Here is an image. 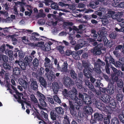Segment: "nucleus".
Listing matches in <instances>:
<instances>
[{"instance_id":"1","label":"nucleus","mask_w":124,"mask_h":124,"mask_svg":"<svg viewBox=\"0 0 124 124\" xmlns=\"http://www.w3.org/2000/svg\"><path fill=\"white\" fill-rule=\"evenodd\" d=\"M63 94L66 97H70L74 101L75 103L79 106H81L82 104V99L80 98L79 99L77 97L78 94L77 90L75 88H73L72 89L68 92L67 90L65 89L62 92Z\"/></svg>"},{"instance_id":"2","label":"nucleus","mask_w":124,"mask_h":124,"mask_svg":"<svg viewBox=\"0 0 124 124\" xmlns=\"http://www.w3.org/2000/svg\"><path fill=\"white\" fill-rule=\"evenodd\" d=\"M79 98L82 99V101L85 102L86 104H87L85 106L84 108V111L85 113L86 114H91L93 111V109L89 105L91 103L90 99L89 98V96L85 93L83 95L81 93L79 94Z\"/></svg>"},{"instance_id":"3","label":"nucleus","mask_w":124,"mask_h":124,"mask_svg":"<svg viewBox=\"0 0 124 124\" xmlns=\"http://www.w3.org/2000/svg\"><path fill=\"white\" fill-rule=\"evenodd\" d=\"M83 65L85 69L84 70V74L85 76L87 78H89L90 77V80L93 83L95 81V79L94 78L91 76V73L93 71V69L90 67V64L89 62H87L85 61L82 62Z\"/></svg>"},{"instance_id":"4","label":"nucleus","mask_w":124,"mask_h":124,"mask_svg":"<svg viewBox=\"0 0 124 124\" xmlns=\"http://www.w3.org/2000/svg\"><path fill=\"white\" fill-rule=\"evenodd\" d=\"M52 41H48L44 45V42L43 41H40L35 44V46L39 47L40 48L44 51H49L51 49L50 46L53 43L55 42L54 40L51 39Z\"/></svg>"},{"instance_id":"5","label":"nucleus","mask_w":124,"mask_h":124,"mask_svg":"<svg viewBox=\"0 0 124 124\" xmlns=\"http://www.w3.org/2000/svg\"><path fill=\"white\" fill-rule=\"evenodd\" d=\"M48 67H46L45 69V71L46 72V73L45 74V75L47 77L49 80L51 81H53L55 78L54 72L51 71L49 72V69L51 70L53 68L52 65V63H48Z\"/></svg>"},{"instance_id":"6","label":"nucleus","mask_w":124,"mask_h":124,"mask_svg":"<svg viewBox=\"0 0 124 124\" xmlns=\"http://www.w3.org/2000/svg\"><path fill=\"white\" fill-rule=\"evenodd\" d=\"M105 63L104 62L101 61L99 59H98L94 64V67L93 70L96 73H100L101 71L100 68L102 66H104Z\"/></svg>"},{"instance_id":"7","label":"nucleus","mask_w":124,"mask_h":124,"mask_svg":"<svg viewBox=\"0 0 124 124\" xmlns=\"http://www.w3.org/2000/svg\"><path fill=\"white\" fill-rule=\"evenodd\" d=\"M40 113L42 115L43 119L45 120V121H44L43 120H42L39 121V124H40L41 123H42L43 124H50L51 123L49 122L48 119L47 114L44 112L43 110H41Z\"/></svg>"},{"instance_id":"8","label":"nucleus","mask_w":124,"mask_h":124,"mask_svg":"<svg viewBox=\"0 0 124 124\" xmlns=\"http://www.w3.org/2000/svg\"><path fill=\"white\" fill-rule=\"evenodd\" d=\"M103 46V44H98L97 46L95 47L93 49L91 50V52L93 53L94 54L99 55L101 53V48Z\"/></svg>"},{"instance_id":"9","label":"nucleus","mask_w":124,"mask_h":124,"mask_svg":"<svg viewBox=\"0 0 124 124\" xmlns=\"http://www.w3.org/2000/svg\"><path fill=\"white\" fill-rule=\"evenodd\" d=\"M10 85V86H11L12 89H13L15 91V92L16 93V95L13 94L14 96L17 101H19V100H20L21 97H22V98H23V94L18 92L17 91L16 88L14 86H12L11 85Z\"/></svg>"},{"instance_id":"10","label":"nucleus","mask_w":124,"mask_h":124,"mask_svg":"<svg viewBox=\"0 0 124 124\" xmlns=\"http://www.w3.org/2000/svg\"><path fill=\"white\" fill-rule=\"evenodd\" d=\"M63 82L67 87H69L71 85H73L74 82L72 81L71 78L68 77H65L63 79Z\"/></svg>"},{"instance_id":"11","label":"nucleus","mask_w":124,"mask_h":124,"mask_svg":"<svg viewBox=\"0 0 124 124\" xmlns=\"http://www.w3.org/2000/svg\"><path fill=\"white\" fill-rule=\"evenodd\" d=\"M108 11L107 9L103 8H101L100 9V10H98L95 12V13L99 16L102 15H105L106 16L107 12H108Z\"/></svg>"},{"instance_id":"12","label":"nucleus","mask_w":124,"mask_h":124,"mask_svg":"<svg viewBox=\"0 0 124 124\" xmlns=\"http://www.w3.org/2000/svg\"><path fill=\"white\" fill-rule=\"evenodd\" d=\"M106 16L108 17H112L113 19H117L119 17V16L117 14H115L114 12L111 10L108 11V13L106 14Z\"/></svg>"},{"instance_id":"13","label":"nucleus","mask_w":124,"mask_h":124,"mask_svg":"<svg viewBox=\"0 0 124 124\" xmlns=\"http://www.w3.org/2000/svg\"><path fill=\"white\" fill-rule=\"evenodd\" d=\"M88 43L87 41H85L83 40H81L80 43L77 44L75 47V50H77L78 49L81 48L83 46H85L88 45Z\"/></svg>"},{"instance_id":"14","label":"nucleus","mask_w":124,"mask_h":124,"mask_svg":"<svg viewBox=\"0 0 124 124\" xmlns=\"http://www.w3.org/2000/svg\"><path fill=\"white\" fill-rule=\"evenodd\" d=\"M16 65H19L21 68L23 70H25L26 68V65L22 61V60L20 59L19 61L16 60L15 63Z\"/></svg>"},{"instance_id":"15","label":"nucleus","mask_w":124,"mask_h":124,"mask_svg":"<svg viewBox=\"0 0 124 124\" xmlns=\"http://www.w3.org/2000/svg\"><path fill=\"white\" fill-rule=\"evenodd\" d=\"M9 74L8 73H6L5 74V78L7 80L5 81V85L6 86L8 87L7 90H10V85L9 83Z\"/></svg>"},{"instance_id":"16","label":"nucleus","mask_w":124,"mask_h":124,"mask_svg":"<svg viewBox=\"0 0 124 124\" xmlns=\"http://www.w3.org/2000/svg\"><path fill=\"white\" fill-rule=\"evenodd\" d=\"M30 86L31 89L36 90L38 88V85L36 81L33 80H31Z\"/></svg>"},{"instance_id":"17","label":"nucleus","mask_w":124,"mask_h":124,"mask_svg":"<svg viewBox=\"0 0 124 124\" xmlns=\"http://www.w3.org/2000/svg\"><path fill=\"white\" fill-rule=\"evenodd\" d=\"M52 89L54 93H57L59 89V86L56 82H54L52 84Z\"/></svg>"},{"instance_id":"18","label":"nucleus","mask_w":124,"mask_h":124,"mask_svg":"<svg viewBox=\"0 0 124 124\" xmlns=\"http://www.w3.org/2000/svg\"><path fill=\"white\" fill-rule=\"evenodd\" d=\"M94 116L96 120H101L103 119V116L101 114L96 113L94 114Z\"/></svg>"},{"instance_id":"19","label":"nucleus","mask_w":124,"mask_h":124,"mask_svg":"<svg viewBox=\"0 0 124 124\" xmlns=\"http://www.w3.org/2000/svg\"><path fill=\"white\" fill-rule=\"evenodd\" d=\"M68 64L66 62H64L62 66L60 71L63 72H67L68 71L67 69Z\"/></svg>"},{"instance_id":"20","label":"nucleus","mask_w":124,"mask_h":124,"mask_svg":"<svg viewBox=\"0 0 124 124\" xmlns=\"http://www.w3.org/2000/svg\"><path fill=\"white\" fill-rule=\"evenodd\" d=\"M31 100L32 101L35 103H36V104H38V106L39 107V108L41 109H42L43 108L41 107L40 106L38 102V100L35 97L34 95L33 94H32L31 95Z\"/></svg>"},{"instance_id":"21","label":"nucleus","mask_w":124,"mask_h":124,"mask_svg":"<svg viewBox=\"0 0 124 124\" xmlns=\"http://www.w3.org/2000/svg\"><path fill=\"white\" fill-rule=\"evenodd\" d=\"M102 97L103 100H104V102L106 103H108L110 102V97L108 95L105 94Z\"/></svg>"},{"instance_id":"22","label":"nucleus","mask_w":124,"mask_h":124,"mask_svg":"<svg viewBox=\"0 0 124 124\" xmlns=\"http://www.w3.org/2000/svg\"><path fill=\"white\" fill-rule=\"evenodd\" d=\"M58 116L55 113V111L54 110H52L50 113V117L51 119L53 120H56Z\"/></svg>"},{"instance_id":"23","label":"nucleus","mask_w":124,"mask_h":124,"mask_svg":"<svg viewBox=\"0 0 124 124\" xmlns=\"http://www.w3.org/2000/svg\"><path fill=\"white\" fill-rule=\"evenodd\" d=\"M55 109L56 112L58 114H62L64 113V111L62 108L60 107H56Z\"/></svg>"},{"instance_id":"24","label":"nucleus","mask_w":124,"mask_h":124,"mask_svg":"<svg viewBox=\"0 0 124 124\" xmlns=\"http://www.w3.org/2000/svg\"><path fill=\"white\" fill-rule=\"evenodd\" d=\"M110 87L109 89H108L107 92L109 94L111 95L113 94L114 92V87L112 85H110Z\"/></svg>"},{"instance_id":"25","label":"nucleus","mask_w":124,"mask_h":124,"mask_svg":"<svg viewBox=\"0 0 124 124\" xmlns=\"http://www.w3.org/2000/svg\"><path fill=\"white\" fill-rule=\"evenodd\" d=\"M32 60V58L30 56L25 57L24 59V60L26 64H28L29 63L31 62Z\"/></svg>"},{"instance_id":"26","label":"nucleus","mask_w":124,"mask_h":124,"mask_svg":"<svg viewBox=\"0 0 124 124\" xmlns=\"http://www.w3.org/2000/svg\"><path fill=\"white\" fill-rule=\"evenodd\" d=\"M39 81L40 84L43 86H45L46 85V82L44 78L42 77H40L39 79Z\"/></svg>"},{"instance_id":"27","label":"nucleus","mask_w":124,"mask_h":124,"mask_svg":"<svg viewBox=\"0 0 124 124\" xmlns=\"http://www.w3.org/2000/svg\"><path fill=\"white\" fill-rule=\"evenodd\" d=\"M33 66L35 68H36L39 65V60L37 58H35L32 62Z\"/></svg>"},{"instance_id":"28","label":"nucleus","mask_w":124,"mask_h":124,"mask_svg":"<svg viewBox=\"0 0 124 124\" xmlns=\"http://www.w3.org/2000/svg\"><path fill=\"white\" fill-rule=\"evenodd\" d=\"M118 15L119 16V17L117 19L118 21L119 22H121L123 21L124 19L122 18V16L124 15V12H118Z\"/></svg>"},{"instance_id":"29","label":"nucleus","mask_w":124,"mask_h":124,"mask_svg":"<svg viewBox=\"0 0 124 124\" xmlns=\"http://www.w3.org/2000/svg\"><path fill=\"white\" fill-rule=\"evenodd\" d=\"M13 72L14 74L18 75L20 74L21 70L19 68L17 67H15L13 69Z\"/></svg>"},{"instance_id":"30","label":"nucleus","mask_w":124,"mask_h":124,"mask_svg":"<svg viewBox=\"0 0 124 124\" xmlns=\"http://www.w3.org/2000/svg\"><path fill=\"white\" fill-rule=\"evenodd\" d=\"M69 103L70 105V112L71 114H73L74 112L75 108L73 105V104L70 101H69Z\"/></svg>"},{"instance_id":"31","label":"nucleus","mask_w":124,"mask_h":124,"mask_svg":"<svg viewBox=\"0 0 124 124\" xmlns=\"http://www.w3.org/2000/svg\"><path fill=\"white\" fill-rule=\"evenodd\" d=\"M8 58L7 56L3 55H0V60H2L3 61L6 62L7 61Z\"/></svg>"},{"instance_id":"32","label":"nucleus","mask_w":124,"mask_h":124,"mask_svg":"<svg viewBox=\"0 0 124 124\" xmlns=\"http://www.w3.org/2000/svg\"><path fill=\"white\" fill-rule=\"evenodd\" d=\"M21 99V98L20 99ZM18 102L20 103L21 104V105L22 106V109H25V108L24 106V105L23 104V103H24L25 104H27V105H28V106H29L28 108H29L30 107V108H31V106L30 104L28 103H26V102L24 101L23 102V103H22V102L21 101V99L20 100H19L18 101Z\"/></svg>"},{"instance_id":"33","label":"nucleus","mask_w":124,"mask_h":124,"mask_svg":"<svg viewBox=\"0 0 124 124\" xmlns=\"http://www.w3.org/2000/svg\"><path fill=\"white\" fill-rule=\"evenodd\" d=\"M37 94L38 96L39 97V101L44 100L45 99V97L44 95L39 92H37Z\"/></svg>"},{"instance_id":"34","label":"nucleus","mask_w":124,"mask_h":124,"mask_svg":"<svg viewBox=\"0 0 124 124\" xmlns=\"http://www.w3.org/2000/svg\"><path fill=\"white\" fill-rule=\"evenodd\" d=\"M70 74L72 78L74 79L76 78L77 74L73 70H70Z\"/></svg>"},{"instance_id":"35","label":"nucleus","mask_w":124,"mask_h":124,"mask_svg":"<svg viewBox=\"0 0 124 124\" xmlns=\"http://www.w3.org/2000/svg\"><path fill=\"white\" fill-rule=\"evenodd\" d=\"M119 118L121 121L124 123V110L122 111V115L119 116Z\"/></svg>"},{"instance_id":"36","label":"nucleus","mask_w":124,"mask_h":124,"mask_svg":"<svg viewBox=\"0 0 124 124\" xmlns=\"http://www.w3.org/2000/svg\"><path fill=\"white\" fill-rule=\"evenodd\" d=\"M72 56L73 58L76 60H78L80 59L79 54L76 52H74L72 53Z\"/></svg>"},{"instance_id":"37","label":"nucleus","mask_w":124,"mask_h":124,"mask_svg":"<svg viewBox=\"0 0 124 124\" xmlns=\"http://www.w3.org/2000/svg\"><path fill=\"white\" fill-rule=\"evenodd\" d=\"M76 85L79 88H82V82L80 80H78V81H76Z\"/></svg>"},{"instance_id":"38","label":"nucleus","mask_w":124,"mask_h":124,"mask_svg":"<svg viewBox=\"0 0 124 124\" xmlns=\"http://www.w3.org/2000/svg\"><path fill=\"white\" fill-rule=\"evenodd\" d=\"M51 7L52 8L54 9H57L58 8V4L55 3H52L51 5Z\"/></svg>"},{"instance_id":"39","label":"nucleus","mask_w":124,"mask_h":124,"mask_svg":"<svg viewBox=\"0 0 124 124\" xmlns=\"http://www.w3.org/2000/svg\"><path fill=\"white\" fill-rule=\"evenodd\" d=\"M123 95L121 93H118L117 95L116 98L119 101H122L123 98Z\"/></svg>"},{"instance_id":"40","label":"nucleus","mask_w":124,"mask_h":124,"mask_svg":"<svg viewBox=\"0 0 124 124\" xmlns=\"http://www.w3.org/2000/svg\"><path fill=\"white\" fill-rule=\"evenodd\" d=\"M111 124H119L118 120L117 118L114 117L112 119Z\"/></svg>"},{"instance_id":"41","label":"nucleus","mask_w":124,"mask_h":124,"mask_svg":"<svg viewBox=\"0 0 124 124\" xmlns=\"http://www.w3.org/2000/svg\"><path fill=\"white\" fill-rule=\"evenodd\" d=\"M44 61L45 62L44 63L45 67H48V64L50 62V60L48 58L46 57L44 60Z\"/></svg>"},{"instance_id":"42","label":"nucleus","mask_w":124,"mask_h":124,"mask_svg":"<svg viewBox=\"0 0 124 124\" xmlns=\"http://www.w3.org/2000/svg\"><path fill=\"white\" fill-rule=\"evenodd\" d=\"M102 22L103 25H105L108 23V20L106 17V16H104V17L102 19Z\"/></svg>"},{"instance_id":"43","label":"nucleus","mask_w":124,"mask_h":124,"mask_svg":"<svg viewBox=\"0 0 124 124\" xmlns=\"http://www.w3.org/2000/svg\"><path fill=\"white\" fill-rule=\"evenodd\" d=\"M64 47L62 46H59L57 47V49L58 50L59 52L61 54L64 53V51L63 49Z\"/></svg>"},{"instance_id":"44","label":"nucleus","mask_w":124,"mask_h":124,"mask_svg":"<svg viewBox=\"0 0 124 124\" xmlns=\"http://www.w3.org/2000/svg\"><path fill=\"white\" fill-rule=\"evenodd\" d=\"M95 105L96 107L100 109L104 110V109H102L101 108V104L100 102L98 101H96L95 103Z\"/></svg>"},{"instance_id":"45","label":"nucleus","mask_w":124,"mask_h":124,"mask_svg":"<svg viewBox=\"0 0 124 124\" xmlns=\"http://www.w3.org/2000/svg\"><path fill=\"white\" fill-rule=\"evenodd\" d=\"M63 123L64 124H70L68 118L67 116H65L64 117Z\"/></svg>"},{"instance_id":"46","label":"nucleus","mask_w":124,"mask_h":124,"mask_svg":"<svg viewBox=\"0 0 124 124\" xmlns=\"http://www.w3.org/2000/svg\"><path fill=\"white\" fill-rule=\"evenodd\" d=\"M53 98L55 101L59 103H61V101L60 99L56 95L53 96Z\"/></svg>"},{"instance_id":"47","label":"nucleus","mask_w":124,"mask_h":124,"mask_svg":"<svg viewBox=\"0 0 124 124\" xmlns=\"http://www.w3.org/2000/svg\"><path fill=\"white\" fill-rule=\"evenodd\" d=\"M117 85L119 87L122 88L123 86V83L121 80H119L117 82Z\"/></svg>"},{"instance_id":"48","label":"nucleus","mask_w":124,"mask_h":124,"mask_svg":"<svg viewBox=\"0 0 124 124\" xmlns=\"http://www.w3.org/2000/svg\"><path fill=\"white\" fill-rule=\"evenodd\" d=\"M7 51L8 56H9V57L12 58V57H13V52L12 51L7 50L6 51V53H7Z\"/></svg>"},{"instance_id":"49","label":"nucleus","mask_w":124,"mask_h":124,"mask_svg":"<svg viewBox=\"0 0 124 124\" xmlns=\"http://www.w3.org/2000/svg\"><path fill=\"white\" fill-rule=\"evenodd\" d=\"M116 106V103L114 100L112 101V102H111L110 104V106L112 108H115Z\"/></svg>"},{"instance_id":"50","label":"nucleus","mask_w":124,"mask_h":124,"mask_svg":"<svg viewBox=\"0 0 124 124\" xmlns=\"http://www.w3.org/2000/svg\"><path fill=\"white\" fill-rule=\"evenodd\" d=\"M119 2V0H113L112 3L113 6L114 7H116L118 6V3Z\"/></svg>"},{"instance_id":"51","label":"nucleus","mask_w":124,"mask_h":124,"mask_svg":"<svg viewBox=\"0 0 124 124\" xmlns=\"http://www.w3.org/2000/svg\"><path fill=\"white\" fill-rule=\"evenodd\" d=\"M77 10L80 11H83V12H85L86 13H88L90 12H93V11H92V10H89V9H82L81 10L78 9Z\"/></svg>"},{"instance_id":"52","label":"nucleus","mask_w":124,"mask_h":124,"mask_svg":"<svg viewBox=\"0 0 124 124\" xmlns=\"http://www.w3.org/2000/svg\"><path fill=\"white\" fill-rule=\"evenodd\" d=\"M18 56L20 58H23L24 57V54H23L22 51H19Z\"/></svg>"},{"instance_id":"53","label":"nucleus","mask_w":124,"mask_h":124,"mask_svg":"<svg viewBox=\"0 0 124 124\" xmlns=\"http://www.w3.org/2000/svg\"><path fill=\"white\" fill-rule=\"evenodd\" d=\"M3 67L7 69H9L11 68V67L8 63H4L3 64Z\"/></svg>"},{"instance_id":"54","label":"nucleus","mask_w":124,"mask_h":124,"mask_svg":"<svg viewBox=\"0 0 124 124\" xmlns=\"http://www.w3.org/2000/svg\"><path fill=\"white\" fill-rule=\"evenodd\" d=\"M40 105L43 107H45L46 106V104L44 100H39Z\"/></svg>"},{"instance_id":"55","label":"nucleus","mask_w":124,"mask_h":124,"mask_svg":"<svg viewBox=\"0 0 124 124\" xmlns=\"http://www.w3.org/2000/svg\"><path fill=\"white\" fill-rule=\"evenodd\" d=\"M22 41L24 43L27 44L28 43V40L26 39V37L25 36H24L21 38Z\"/></svg>"},{"instance_id":"56","label":"nucleus","mask_w":124,"mask_h":124,"mask_svg":"<svg viewBox=\"0 0 124 124\" xmlns=\"http://www.w3.org/2000/svg\"><path fill=\"white\" fill-rule=\"evenodd\" d=\"M21 85L23 87L24 89H26L27 87L28 84L25 81L23 84H21Z\"/></svg>"},{"instance_id":"57","label":"nucleus","mask_w":124,"mask_h":124,"mask_svg":"<svg viewBox=\"0 0 124 124\" xmlns=\"http://www.w3.org/2000/svg\"><path fill=\"white\" fill-rule=\"evenodd\" d=\"M5 46L4 45H2L1 48H0V53H2L5 50Z\"/></svg>"},{"instance_id":"58","label":"nucleus","mask_w":124,"mask_h":124,"mask_svg":"<svg viewBox=\"0 0 124 124\" xmlns=\"http://www.w3.org/2000/svg\"><path fill=\"white\" fill-rule=\"evenodd\" d=\"M88 87L90 90L93 91H95L94 88L93 86L91 84H90L88 86Z\"/></svg>"},{"instance_id":"59","label":"nucleus","mask_w":124,"mask_h":124,"mask_svg":"<svg viewBox=\"0 0 124 124\" xmlns=\"http://www.w3.org/2000/svg\"><path fill=\"white\" fill-rule=\"evenodd\" d=\"M45 4L46 5H48L52 2L51 0H45Z\"/></svg>"},{"instance_id":"60","label":"nucleus","mask_w":124,"mask_h":124,"mask_svg":"<svg viewBox=\"0 0 124 124\" xmlns=\"http://www.w3.org/2000/svg\"><path fill=\"white\" fill-rule=\"evenodd\" d=\"M104 122L105 124H108L110 122V120L105 117L104 120Z\"/></svg>"},{"instance_id":"61","label":"nucleus","mask_w":124,"mask_h":124,"mask_svg":"<svg viewBox=\"0 0 124 124\" xmlns=\"http://www.w3.org/2000/svg\"><path fill=\"white\" fill-rule=\"evenodd\" d=\"M116 74H112V79L113 80V81H116L118 79V78L117 76H116L115 77V78H114V77L115 75Z\"/></svg>"},{"instance_id":"62","label":"nucleus","mask_w":124,"mask_h":124,"mask_svg":"<svg viewBox=\"0 0 124 124\" xmlns=\"http://www.w3.org/2000/svg\"><path fill=\"white\" fill-rule=\"evenodd\" d=\"M48 100V101L51 103H54V101L53 99L50 97H47Z\"/></svg>"},{"instance_id":"63","label":"nucleus","mask_w":124,"mask_h":124,"mask_svg":"<svg viewBox=\"0 0 124 124\" xmlns=\"http://www.w3.org/2000/svg\"><path fill=\"white\" fill-rule=\"evenodd\" d=\"M116 35L115 33H111L109 35L110 37L111 38L114 39L116 37Z\"/></svg>"},{"instance_id":"64","label":"nucleus","mask_w":124,"mask_h":124,"mask_svg":"<svg viewBox=\"0 0 124 124\" xmlns=\"http://www.w3.org/2000/svg\"><path fill=\"white\" fill-rule=\"evenodd\" d=\"M118 7L121 8H124V2L121 3L119 4L118 5Z\"/></svg>"}]
</instances>
